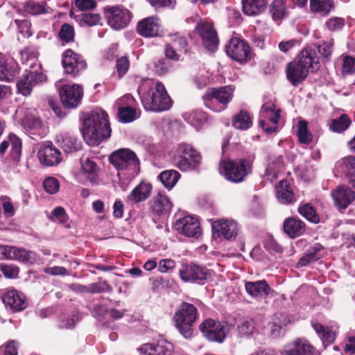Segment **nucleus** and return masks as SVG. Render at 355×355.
<instances>
[{
  "label": "nucleus",
  "instance_id": "de8ad7c7",
  "mask_svg": "<svg viewBox=\"0 0 355 355\" xmlns=\"http://www.w3.org/2000/svg\"><path fill=\"white\" fill-rule=\"evenodd\" d=\"M298 212L311 223L317 224L320 223V216L315 208L310 203H306L298 207Z\"/></svg>",
  "mask_w": 355,
  "mask_h": 355
},
{
  "label": "nucleus",
  "instance_id": "393cba45",
  "mask_svg": "<svg viewBox=\"0 0 355 355\" xmlns=\"http://www.w3.org/2000/svg\"><path fill=\"white\" fill-rule=\"evenodd\" d=\"M334 205L342 211L345 210L354 200L355 192L347 186L338 187L331 193Z\"/></svg>",
  "mask_w": 355,
  "mask_h": 355
},
{
  "label": "nucleus",
  "instance_id": "1a4fd4ad",
  "mask_svg": "<svg viewBox=\"0 0 355 355\" xmlns=\"http://www.w3.org/2000/svg\"><path fill=\"white\" fill-rule=\"evenodd\" d=\"M199 329L203 336L210 342L222 343L227 336L228 328L225 322L207 318L200 324Z\"/></svg>",
  "mask_w": 355,
  "mask_h": 355
},
{
  "label": "nucleus",
  "instance_id": "052dcab7",
  "mask_svg": "<svg viewBox=\"0 0 355 355\" xmlns=\"http://www.w3.org/2000/svg\"><path fill=\"white\" fill-rule=\"evenodd\" d=\"M317 55H320L325 60H329L332 53V44L324 42L320 45H316Z\"/></svg>",
  "mask_w": 355,
  "mask_h": 355
},
{
  "label": "nucleus",
  "instance_id": "6e6552de",
  "mask_svg": "<svg viewBox=\"0 0 355 355\" xmlns=\"http://www.w3.org/2000/svg\"><path fill=\"white\" fill-rule=\"evenodd\" d=\"M227 55L233 60L243 64L248 62L252 57L250 45L239 37H232L225 45Z\"/></svg>",
  "mask_w": 355,
  "mask_h": 355
},
{
  "label": "nucleus",
  "instance_id": "774afa93",
  "mask_svg": "<svg viewBox=\"0 0 355 355\" xmlns=\"http://www.w3.org/2000/svg\"><path fill=\"white\" fill-rule=\"evenodd\" d=\"M164 54L166 58L174 61H178L180 55L176 52L171 44H167L165 45Z\"/></svg>",
  "mask_w": 355,
  "mask_h": 355
},
{
  "label": "nucleus",
  "instance_id": "9b49d317",
  "mask_svg": "<svg viewBox=\"0 0 355 355\" xmlns=\"http://www.w3.org/2000/svg\"><path fill=\"white\" fill-rule=\"evenodd\" d=\"M46 79V76L42 71L40 66L34 70L26 69L25 73L17 82V91L23 96H27L31 94L33 87L45 81Z\"/></svg>",
  "mask_w": 355,
  "mask_h": 355
},
{
  "label": "nucleus",
  "instance_id": "a18cd8bd",
  "mask_svg": "<svg viewBox=\"0 0 355 355\" xmlns=\"http://www.w3.org/2000/svg\"><path fill=\"white\" fill-rule=\"evenodd\" d=\"M270 12L273 20H282L288 15L286 0H273L270 4Z\"/></svg>",
  "mask_w": 355,
  "mask_h": 355
},
{
  "label": "nucleus",
  "instance_id": "680f3d73",
  "mask_svg": "<svg viewBox=\"0 0 355 355\" xmlns=\"http://www.w3.org/2000/svg\"><path fill=\"white\" fill-rule=\"evenodd\" d=\"M343 73L345 74H353L355 73V58L347 55L343 59Z\"/></svg>",
  "mask_w": 355,
  "mask_h": 355
},
{
  "label": "nucleus",
  "instance_id": "e2e57ef3",
  "mask_svg": "<svg viewBox=\"0 0 355 355\" xmlns=\"http://www.w3.org/2000/svg\"><path fill=\"white\" fill-rule=\"evenodd\" d=\"M74 3L76 7L81 11L92 10L96 6L95 0H75Z\"/></svg>",
  "mask_w": 355,
  "mask_h": 355
},
{
  "label": "nucleus",
  "instance_id": "a878e982",
  "mask_svg": "<svg viewBox=\"0 0 355 355\" xmlns=\"http://www.w3.org/2000/svg\"><path fill=\"white\" fill-rule=\"evenodd\" d=\"M245 288L248 295L259 300L267 298L272 292V289L264 279L245 282Z\"/></svg>",
  "mask_w": 355,
  "mask_h": 355
},
{
  "label": "nucleus",
  "instance_id": "ddd939ff",
  "mask_svg": "<svg viewBox=\"0 0 355 355\" xmlns=\"http://www.w3.org/2000/svg\"><path fill=\"white\" fill-rule=\"evenodd\" d=\"M61 102L64 107L75 108L83 96V88L78 85H64L58 89Z\"/></svg>",
  "mask_w": 355,
  "mask_h": 355
},
{
  "label": "nucleus",
  "instance_id": "20e7f679",
  "mask_svg": "<svg viewBox=\"0 0 355 355\" xmlns=\"http://www.w3.org/2000/svg\"><path fill=\"white\" fill-rule=\"evenodd\" d=\"M198 317L197 308L191 303L182 302L175 311L173 321L180 334L186 339L193 334V325Z\"/></svg>",
  "mask_w": 355,
  "mask_h": 355
},
{
  "label": "nucleus",
  "instance_id": "603ef678",
  "mask_svg": "<svg viewBox=\"0 0 355 355\" xmlns=\"http://www.w3.org/2000/svg\"><path fill=\"white\" fill-rule=\"evenodd\" d=\"M171 67L170 62L164 58L155 60L153 63V70L158 76L168 73Z\"/></svg>",
  "mask_w": 355,
  "mask_h": 355
},
{
  "label": "nucleus",
  "instance_id": "dca6fc26",
  "mask_svg": "<svg viewBox=\"0 0 355 355\" xmlns=\"http://www.w3.org/2000/svg\"><path fill=\"white\" fill-rule=\"evenodd\" d=\"M237 223L233 220L220 219L212 223V233L214 237L234 240L238 234Z\"/></svg>",
  "mask_w": 355,
  "mask_h": 355
},
{
  "label": "nucleus",
  "instance_id": "bb28decb",
  "mask_svg": "<svg viewBox=\"0 0 355 355\" xmlns=\"http://www.w3.org/2000/svg\"><path fill=\"white\" fill-rule=\"evenodd\" d=\"M152 212L157 216L168 214L172 208V203L164 192H159L149 202Z\"/></svg>",
  "mask_w": 355,
  "mask_h": 355
},
{
  "label": "nucleus",
  "instance_id": "473e14b6",
  "mask_svg": "<svg viewBox=\"0 0 355 355\" xmlns=\"http://www.w3.org/2000/svg\"><path fill=\"white\" fill-rule=\"evenodd\" d=\"M20 54L22 63L28 65L29 67L28 69L34 70L38 69V66H41V64L38 63V52L35 46H26L21 51ZM40 67L42 68V67Z\"/></svg>",
  "mask_w": 355,
  "mask_h": 355
},
{
  "label": "nucleus",
  "instance_id": "b1692460",
  "mask_svg": "<svg viewBox=\"0 0 355 355\" xmlns=\"http://www.w3.org/2000/svg\"><path fill=\"white\" fill-rule=\"evenodd\" d=\"M11 146L10 158L14 165H17L21 155L22 144L21 139L15 134L10 133L8 140H4L0 144V156H3L7 151L9 146Z\"/></svg>",
  "mask_w": 355,
  "mask_h": 355
},
{
  "label": "nucleus",
  "instance_id": "7ed1b4c3",
  "mask_svg": "<svg viewBox=\"0 0 355 355\" xmlns=\"http://www.w3.org/2000/svg\"><path fill=\"white\" fill-rule=\"evenodd\" d=\"M219 172L225 180L240 183L252 173V164L245 158L225 159L219 163Z\"/></svg>",
  "mask_w": 355,
  "mask_h": 355
},
{
  "label": "nucleus",
  "instance_id": "c9c22d12",
  "mask_svg": "<svg viewBox=\"0 0 355 355\" xmlns=\"http://www.w3.org/2000/svg\"><path fill=\"white\" fill-rule=\"evenodd\" d=\"M243 12L249 16H257L262 13L266 8L264 0H242Z\"/></svg>",
  "mask_w": 355,
  "mask_h": 355
},
{
  "label": "nucleus",
  "instance_id": "c85d7f7f",
  "mask_svg": "<svg viewBox=\"0 0 355 355\" xmlns=\"http://www.w3.org/2000/svg\"><path fill=\"white\" fill-rule=\"evenodd\" d=\"M277 198L282 204H292L295 197L292 185L287 180H281L276 186Z\"/></svg>",
  "mask_w": 355,
  "mask_h": 355
},
{
  "label": "nucleus",
  "instance_id": "e433bc0d",
  "mask_svg": "<svg viewBox=\"0 0 355 355\" xmlns=\"http://www.w3.org/2000/svg\"><path fill=\"white\" fill-rule=\"evenodd\" d=\"M232 124L236 129L247 130L252 125V118L246 110H241L232 117Z\"/></svg>",
  "mask_w": 355,
  "mask_h": 355
},
{
  "label": "nucleus",
  "instance_id": "39448f33",
  "mask_svg": "<svg viewBox=\"0 0 355 355\" xmlns=\"http://www.w3.org/2000/svg\"><path fill=\"white\" fill-rule=\"evenodd\" d=\"M200 153L191 144H180L174 157L175 165L182 171L196 170L201 162Z\"/></svg>",
  "mask_w": 355,
  "mask_h": 355
},
{
  "label": "nucleus",
  "instance_id": "6ab92c4d",
  "mask_svg": "<svg viewBox=\"0 0 355 355\" xmlns=\"http://www.w3.org/2000/svg\"><path fill=\"white\" fill-rule=\"evenodd\" d=\"M2 300L6 308L12 312L22 311L28 306L26 297L14 288L8 289L2 295Z\"/></svg>",
  "mask_w": 355,
  "mask_h": 355
},
{
  "label": "nucleus",
  "instance_id": "13d9d810",
  "mask_svg": "<svg viewBox=\"0 0 355 355\" xmlns=\"http://www.w3.org/2000/svg\"><path fill=\"white\" fill-rule=\"evenodd\" d=\"M130 67V62L126 56H123L116 60V69L119 78H122L128 71Z\"/></svg>",
  "mask_w": 355,
  "mask_h": 355
},
{
  "label": "nucleus",
  "instance_id": "f257e3e1",
  "mask_svg": "<svg viewBox=\"0 0 355 355\" xmlns=\"http://www.w3.org/2000/svg\"><path fill=\"white\" fill-rule=\"evenodd\" d=\"M137 91L146 110L163 112L169 110L172 106L173 101L164 85L159 81L155 82L150 78L144 79Z\"/></svg>",
  "mask_w": 355,
  "mask_h": 355
},
{
  "label": "nucleus",
  "instance_id": "6e6d98bb",
  "mask_svg": "<svg viewBox=\"0 0 355 355\" xmlns=\"http://www.w3.org/2000/svg\"><path fill=\"white\" fill-rule=\"evenodd\" d=\"M42 184L44 191L50 194L58 193L60 189V182L58 179L54 177L46 178Z\"/></svg>",
  "mask_w": 355,
  "mask_h": 355
},
{
  "label": "nucleus",
  "instance_id": "5701e85b",
  "mask_svg": "<svg viewBox=\"0 0 355 355\" xmlns=\"http://www.w3.org/2000/svg\"><path fill=\"white\" fill-rule=\"evenodd\" d=\"M309 72H311V70L297 60L288 63L286 65V78L294 87H297L303 82L306 78Z\"/></svg>",
  "mask_w": 355,
  "mask_h": 355
},
{
  "label": "nucleus",
  "instance_id": "9d476101",
  "mask_svg": "<svg viewBox=\"0 0 355 355\" xmlns=\"http://www.w3.org/2000/svg\"><path fill=\"white\" fill-rule=\"evenodd\" d=\"M211 272L204 266L191 263L182 266L179 270V275L183 282L204 284L211 277Z\"/></svg>",
  "mask_w": 355,
  "mask_h": 355
},
{
  "label": "nucleus",
  "instance_id": "423d86ee",
  "mask_svg": "<svg viewBox=\"0 0 355 355\" xmlns=\"http://www.w3.org/2000/svg\"><path fill=\"white\" fill-rule=\"evenodd\" d=\"M234 94L230 87H209L207 89L202 98L206 107L219 112L225 110L228 103L232 100Z\"/></svg>",
  "mask_w": 355,
  "mask_h": 355
},
{
  "label": "nucleus",
  "instance_id": "5fc2aeb1",
  "mask_svg": "<svg viewBox=\"0 0 355 355\" xmlns=\"http://www.w3.org/2000/svg\"><path fill=\"white\" fill-rule=\"evenodd\" d=\"M74 28L69 24H63L59 32L60 40L67 43L73 42L74 40Z\"/></svg>",
  "mask_w": 355,
  "mask_h": 355
},
{
  "label": "nucleus",
  "instance_id": "37998d69",
  "mask_svg": "<svg viewBox=\"0 0 355 355\" xmlns=\"http://www.w3.org/2000/svg\"><path fill=\"white\" fill-rule=\"evenodd\" d=\"M351 124L352 120L349 116L343 114L339 117L332 119L329 127L331 131L341 133L347 130Z\"/></svg>",
  "mask_w": 355,
  "mask_h": 355
},
{
  "label": "nucleus",
  "instance_id": "4468645a",
  "mask_svg": "<svg viewBox=\"0 0 355 355\" xmlns=\"http://www.w3.org/2000/svg\"><path fill=\"white\" fill-rule=\"evenodd\" d=\"M213 24H198L196 32L201 38L204 46L209 51L214 52L218 49L219 38Z\"/></svg>",
  "mask_w": 355,
  "mask_h": 355
},
{
  "label": "nucleus",
  "instance_id": "58836bf2",
  "mask_svg": "<svg viewBox=\"0 0 355 355\" xmlns=\"http://www.w3.org/2000/svg\"><path fill=\"white\" fill-rule=\"evenodd\" d=\"M324 249V246L316 243L310 248L307 253L302 257L297 262L298 267L306 266L310 263L319 260L321 257L319 252Z\"/></svg>",
  "mask_w": 355,
  "mask_h": 355
},
{
  "label": "nucleus",
  "instance_id": "f8f14e48",
  "mask_svg": "<svg viewBox=\"0 0 355 355\" xmlns=\"http://www.w3.org/2000/svg\"><path fill=\"white\" fill-rule=\"evenodd\" d=\"M62 64L64 72L73 77H76L87 67V62L83 57L69 49L62 55Z\"/></svg>",
  "mask_w": 355,
  "mask_h": 355
},
{
  "label": "nucleus",
  "instance_id": "412c9836",
  "mask_svg": "<svg viewBox=\"0 0 355 355\" xmlns=\"http://www.w3.org/2000/svg\"><path fill=\"white\" fill-rule=\"evenodd\" d=\"M21 125L31 135L33 139L37 137H43L46 135V129L42 121L32 112H28L21 119Z\"/></svg>",
  "mask_w": 355,
  "mask_h": 355
},
{
  "label": "nucleus",
  "instance_id": "a19ab883",
  "mask_svg": "<svg viewBox=\"0 0 355 355\" xmlns=\"http://www.w3.org/2000/svg\"><path fill=\"white\" fill-rule=\"evenodd\" d=\"M180 178V173L173 169L164 171L161 172L158 176L162 184L168 190L175 187Z\"/></svg>",
  "mask_w": 355,
  "mask_h": 355
},
{
  "label": "nucleus",
  "instance_id": "cd10ccee",
  "mask_svg": "<svg viewBox=\"0 0 355 355\" xmlns=\"http://www.w3.org/2000/svg\"><path fill=\"white\" fill-rule=\"evenodd\" d=\"M283 230L290 238L295 239L306 231V224L297 217H288L283 223Z\"/></svg>",
  "mask_w": 355,
  "mask_h": 355
},
{
  "label": "nucleus",
  "instance_id": "3c124183",
  "mask_svg": "<svg viewBox=\"0 0 355 355\" xmlns=\"http://www.w3.org/2000/svg\"><path fill=\"white\" fill-rule=\"evenodd\" d=\"M255 329L252 320H244L237 325L238 336L240 338H248L251 336Z\"/></svg>",
  "mask_w": 355,
  "mask_h": 355
},
{
  "label": "nucleus",
  "instance_id": "2eb2a0df",
  "mask_svg": "<svg viewBox=\"0 0 355 355\" xmlns=\"http://www.w3.org/2000/svg\"><path fill=\"white\" fill-rule=\"evenodd\" d=\"M137 351L139 355H173L174 346L171 342L162 339L142 344Z\"/></svg>",
  "mask_w": 355,
  "mask_h": 355
},
{
  "label": "nucleus",
  "instance_id": "09e8293b",
  "mask_svg": "<svg viewBox=\"0 0 355 355\" xmlns=\"http://www.w3.org/2000/svg\"><path fill=\"white\" fill-rule=\"evenodd\" d=\"M297 137L299 141L303 144H309L313 139V135L308 130V124L305 121H300L298 123Z\"/></svg>",
  "mask_w": 355,
  "mask_h": 355
},
{
  "label": "nucleus",
  "instance_id": "7c9ffc66",
  "mask_svg": "<svg viewBox=\"0 0 355 355\" xmlns=\"http://www.w3.org/2000/svg\"><path fill=\"white\" fill-rule=\"evenodd\" d=\"M336 167L339 172L343 173L347 180L355 184V157L347 156L340 159L336 163Z\"/></svg>",
  "mask_w": 355,
  "mask_h": 355
},
{
  "label": "nucleus",
  "instance_id": "aec40b11",
  "mask_svg": "<svg viewBox=\"0 0 355 355\" xmlns=\"http://www.w3.org/2000/svg\"><path fill=\"white\" fill-rule=\"evenodd\" d=\"M282 355H320L316 348L313 346L307 340L297 338L288 344Z\"/></svg>",
  "mask_w": 355,
  "mask_h": 355
},
{
  "label": "nucleus",
  "instance_id": "0e129e2a",
  "mask_svg": "<svg viewBox=\"0 0 355 355\" xmlns=\"http://www.w3.org/2000/svg\"><path fill=\"white\" fill-rule=\"evenodd\" d=\"M175 266V261L171 259H161L158 263V270L162 273H165L169 270L173 269Z\"/></svg>",
  "mask_w": 355,
  "mask_h": 355
},
{
  "label": "nucleus",
  "instance_id": "338daca9",
  "mask_svg": "<svg viewBox=\"0 0 355 355\" xmlns=\"http://www.w3.org/2000/svg\"><path fill=\"white\" fill-rule=\"evenodd\" d=\"M79 320V318L76 315L71 317L62 319L60 321V328L61 329H73L76 326V322Z\"/></svg>",
  "mask_w": 355,
  "mask_h": 355
},
{
  "label": "nucleus",
  "instance_id": "4be33fe9",
  "mask_svg": "<svg viewBox=\"0 0 355 355\" xmlns=\"http://www.w3.org/2000/svg\"><path fill=\"white\" fill-rule=\"evenodd\" d=\"M37 155L41 164L47 166H55L62 160L60 151L51 141L40 147Z\"/></svg>",
  "mask_w": 355,
  "mask_h": 355
},
{
  "label": "nucleus",
  "instance_id": "a211bd4d",
  "mask_svg": "<svg viewBox=\"0 0 355 355\" xmlns=\"http://www.w3.org/2000/svg\"><path fill=\"white\" fill-rule=\"evenodd\" d=\"M173 227L179 233L188 237L198 238L200 235V223L196 218L191 216L177 219Z\"/></svg>",
  "mask_w": 355,
  "mask_h": 355
},
{
  "label": "nucleus",
  "instance_id": "4d7b16f0",
  "mask_svg": "<svg viewBox=\"0 0 355 355\" xmlns=\"http://www.w3.org/2000/svg\"><path fill=\"white\" fill-rule=\"evenodd\" d=\"M24 8L27 13L33 15L42 14L46 12L44 4L33 1L26 3Z\"/></svg>",
  "mask_w": 355,
  "mask_h": 355
},
{
  "label": "nucleus",
  "instance_id": "864d4df0",
  "mask_svg": "<svg viewBox=\"0 0 355 355\" xmlns=\"http://www.w3.org/2000/svg\"><path fill=\"white\" fill-rule=\"evenodd\" d=\"M111 292H112V288L106 281L98 282L89 285V293L94 294Z\"/></svg>",
  "mask_w": 355,
  "mask_h": 355
},
{
  "label": "nucleus",
  "instance_id": "c03bdc74",
  "mask_svg": "<svg viewBox=\"0 0 355 355\" xmlns=\"http://www.w3.org/2000/svg\"><path fill=\"white\" fill-rule=\"evenodd\" d=\"M334 7L332 0H310V9L312 12L327 15Z\"/></svg>",
  "mask_w": 355,
  "mask_h": 355
},
{
  "label": "nucleus",
  "instance_id": "72a5a7b5",
  "mask_svg": "<svg viewBox=\"0 0 355 355\" xmlns=\"http://www.w3.org/2000/svg\"><path fill=\"white\" fill-rule=\"evenodd\" d=\"M81 171L85 178L92 184H97L99 168L94 161L89 158L82 160Z\"/></svg>",
  "mask_w": 355,
  "mask_h": 355
},
{
  "label": "nucleus",
  "instance_id": "2f4dec72",
  "mask_svg": "<svg viewBox=\"0 0 355 355\" xmlns=\"http://www.w3.org/2000/svg\"><path fill=\"white\" fill-rule=\"evenodd\" d=\"M105 13L107 22H129L132 19L130 12L119 6L106 8Z\"/></svg>",
  "mask_w": 355,
  "mask_h": 355
},
{
  "label": "nucleus",
  "instance_id": "0eeeda50",
  "mask_svg": "<svg viewBox=\"0 0 355 355\" xmlns=\"http://www.w3.org/2000/svg\"><path fill=\"white\" fill-rule=\"evenodd\" d=\"M109 162L121 171H128L130 175L137 174L139 171V159L132 150L121 148L109 156Z\"/></svg>",
  "mask_w": 355,
  "mask_h": 355
},
{
  "label": "nucleus",
  "instance_id": "79ce46f5",
  "mask_svg": "<svg viewBox=\"0 0 355 355\" xmlns=\"http://www.w3.org/2000/svg\"><path fill=\"white\" fill-rule=\"evenodd\" d=\"M58 142L60 148L67 153L77 151L81 148V145L78 141L77 138L69 134H64L62 136V139L58 140Z\"/></svg>",
  "mask_w": 355,
  "mask_h": 355
},
{
  "label": "nucleus",
  "instance_id": "f3484780",
  "mask_svg": "<svg viewBox=\"0 0 355 355\" xmlns=\"http://www.w3.org/2000/svg\"><path fill=\"white\" fill-rule=\"evenodd\" d=\"M317 50L316 44L305 46L295 60L311 70V73L316 72L320 68V57L317 55Z\"/></svg>",
  "mask_w": 355,
  "mask_h": 355
},
{
  "label": "nucleus",
  "instance_id": "bf43d9fd",
  "mask_svg": "<svg viewBox=\"0 0 355 355\" xmlns=\"http://www.w3.org/2000/svg\"><path fill=\"white\" fill-rule=\"evenodd\" d=\"M0 270L7 278H16L19 272L17 266L6 263H0Z\"/></svg>",
  "mask_w": 355,
  "mask_h": 355
},
{
  "label": "nucleus",
  "instance_id": "69168bd1",
  "mask_svg": "<svg viewBox=\"0 0 355 355\" xmlns=\"http://www.w3.org/2000/svg\"><path fill=\"white\" fill-rule=\"evenodd\" d=\"M280 113L281 110L278 108L277 110H276V112L261 114L260 117L271 123L272 125H277V123L280 118Z\"/></svg>",
  "mask_w": 355,
  "mask_h": 355
},
{
  "label": "nucleus",
  "instance_id": "8fccbe9b",
  "mask_svg": "<svg viewBox=\"0 0 355 355\" xmlns=\"http://www.w3.org/2000/svg\"><path fill=\"white\" fill-rule=\"evenodd\" d=\"M136 114L135 109L130 106H125L119 108L117 116L120 121L123 123H130L136 119Z\"/></svg>",
  "mask_w": 355,
  "mask_h": 355
},
{
  "label": "nucleus",
  "instance_id": "49530a36",
  "mask_svg": "<svg viewBox=\"0 0 355 355\" xmlns=\"http://www.w3.org/2000/svg\"><path fill=\"white\" fill-rule=\"evenodd\" d=\"M31 252L24 248L15 246H10L8 259L17 260L22 263L31 262Z\"/></svg>",
  "mask_w": 355,
  "mask_h": 355
},
{
  "label": "nucleus",
  "instance_id": "c756f323",
  "mask_svg": "<svg viewBox=\"0 0 355 355\" xmlns=\"http://www.w3.org/2000/svg\"><path fill=\"white\" fill-rule=\"evenodd\" d=\"M153 186L149 182H141L128 196L130 202L139 203L147 200L152 192Z\"/></svg>",
  "mask_w": 355,
  "mask_h": 355
},
{
  "label": "nucleus",
  "instance_id": "ea45409f",
  "mask_svg": "<svg viewBox=\"0 0 355 355\" xmlns=\"http://www.w3.org/2000/svg\"><path fill=\"white\" fill-rule=\"evenodd\" d=\"M324 249V246L316 243L310 248L307 253L302 257L297 262L298 267L306 266L310 263L319 260L321 257L319 252Z\"/></svg>",
  "mask_w": 355,
  "mask_h": 355
},
{
  "label": "nucleus",
  "instance_id": "4c0bfd02",
  "mask_svg": "<svg viewBox=\"0 0 355 355\" xmlns=\"http://www.w3.org/2000/svg\"><path fill=\"white\" fill-rule=\"evenodd\" d=\"M324 249V246L316 243L310 248L307 253L302 257L297 262L298 267L306 266L310 263L319 260L321 257L319 252Z\"/></svg>",
  "mask_w": 355,
  "mask_h": 355
},
{
  "label": "nucleus",
  "instance_id": "f704fd0d",
  "mask_svg": "<svg viewBox=\"0 0 355 355\" xmlns=\"http://www.w3.org/2000/svg\"><path fill=\"white\" fill-rule=\"evenodd\" d=\"M136 31L139 35L145 37L164 35V31L160 24H137Z\"/></svg>",
  "mask_w": 355,
  "mask_h": 355
},
{
  "label": "nucleus",
  "instance_id": "f03ea898",
  "mask_svg": "<svg viewBox=\"0 0 355 355\" xmlns=\"http://www.w3.org/2000/svg\"><path fill=\"white\" fill-rule=\"evenodd\" d=\"M108 114L103 110L92 111L85 119L82 134L85 141L91 146H98L111 135Z\"/></svg>",
  "mask_w": 355,
  "mask_h": 355
}]
</instances>
